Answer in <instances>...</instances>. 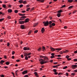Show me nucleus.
I'll list each match as a JSON object with an SVG mask.
<instances>
[{"instance_id": "1", "label": "nucleus", "mask_w": 77, "mask_h": 77, "mask_svg": "<svg viewBox=\"0 0 77 77\" xmlns=\"http://www.w3.org/2000/svg\"><path fill=\"white\" fill-rule=\"evenodd\" d=\"M39 61H40V63L41 64V65H43L44 63H47L48 62L47 61H45V60H44L41 58L39 59Z\"/></svg>"}, {"instance_id": "2", "label": "nucleus", "mask_w": 77, "mask_h": 77, "mask_svg": "<svg viewBox=\"0 0 77 77\" xmlns=\"http://www.w3.org/2000/svg\"><path fill=\"white\" fill-rule=\"evenodd\" d=\"M50 49L52 51H55V50H59L60 51L62 50V49L60 48L54 49L51 47H50Z\"/></svg>"}, {"instance_id": "3", "label": "nucleus", "mask_w": 77, "mask_h": 77, "mask_svg": "<svg viewBox=\"0 0 77 77\" xmlns=\"http://www.w3.org/2000/svg\"><path fill=\"white\" fill-rule=\"evenodd\" d=\"M43 23L44 24V26H48V21H44L43 22Z\"/></svg>"}, {"instance_id": "4", "label": "nucleus", "mask_w": 77, "mask_h": 77, "mask_svg": "<svg viewBox=\"0 0 77 77\" xmlns=\"http://www.w3.org/2000/svg\"><path fill=\"white\" fill-rule=\"evenodd\" d=\"M23 50H24L26 51V50H31V49L29 47H24V48H23Z\"/></svg>"}, {"instance_id": "5", "label": "nucleus", "mask_w": 77, "mask_h": 77, "mask_svg": "<svg viewBox=\"0 0 77 77\" xmlns=\"http://www.w3.org/2000/svg\"><path fill=\"white\" fill-rule=\"evenodd\" d=\"M19 2L20 3H23V4H24V5L26 3V1L23 2V1L21 0H19Z\"/></svg>"}, {"instance_id": "6", "label": "nucleus", "mask_w": 77, "mask_h": 77, "mask_svg": "<svg viewBox=\"0 0 77 77\" xmlns=\"http://www.w3.org/2000/svg\"><path fill=\"white\" fill-rule=\"evenodd\" d=\"M31 54V53H29V54H27L26 53H24V56H29V55H30Z\"/></svg>"}, {"instance_id": "7", "label": "nucleus", "mask_w": 77, "mask_h": 77, "mask_svg": "<svg viewBox=\"0 0 77 77\" xmlns=\"http://www.w3.org/2000/svg\"><path fill=\"white\" fill-rule=\"evenodd\" d=\"M49 24V27L50 28H51V27H53V26H51V23H52V21H49L48 22Z\"/></svg>"}, {"instance_id": "8", "label": "nucleus", "mask_w": 77, "mask_h": 77, "mask_svg": "<svg viewBox=\"0 0 77 77\" xmlns=\"http://www.w3.org/2000/svg\"><path fill=\"white\" fill-rule=\"evenodd\" d=\"M26 18V17L25 16H23L21 17V18H20L21 20H24V18Z\"/></svg>"}, {"instance_id": "9", "label": "nucleus", "mask_w": 77, "mask_h": 77, "mask_svg": "<svg viewBox=\"0 0 77 77\" xmlns=\"http://www.w3.org/2000/svg\"><path fill=\"white\" fill-rule=\"evenodd\" d=\"M72 69H75L76 67H77V65H73L72 66Z\"/></svg>"}, {"instance_id": "10", "label": "nucleus", "mask_w": 77, "mask_h": 77, "mask_svg": "<svg viewBox=\"0 0 77 77\" xmlns=\"http://www.w3.org/2000/svg\"><path fill=\"white\" fill-rule=\"evenodd\" d=\"M27 70H26L25 71H24L22 72V74L24 75L25 74H27Z\"/></svg>"}, {"instance_id": "11", "label": "nucleus", "mask_w": 77, "mask_h": 77, "mask_svg": "<svg viewBox=\"0 0 77 77\" xmlns=\"http://www.w3.org/2000/svg\"><path fill=\"white\" fill-rule=\"evenodd\" d=\"M25 23V21H19V24H24Z\"/></svg>"}, {"instance_id": "12", "label": "nucleus", "mask_w": 77, "mask_h": 77, "mask_svg": "<svg viewBox=\"0 0 77 77\" xmlns=\"http://www.w3.org/2000/svg\"><path fill=\"white\" fill-rule=\"evenodd\" d=\"M25 20V23H27L29 21V19L28 18H26Z\"/></svg>"}, {"instance_id": "13", "label": "nucleus", "mask_w": 77, "mask_h": 77, "mask_svg": "<svg viewBox=\"0 0 77 77\" xmlns=\"http://www.w3.org/2000/svg\"><path fill=\"white\" fill-rule=\"evenodd\" d=\"M8 13H11V12H12V10L11 9H9L8 10Z\"/></svg>"}, {"instance_id": "14", "label": "nucleus", "mask_w": 77, "mask_h": 77, "mask_svg": "<svg viewBox=\"0 0 77 77\" xmlns=\"http://www.w3.org/2000/svg\"><path fill=\"white\" fill-rule=\"evenodd\" d=\"M37 2H40L41 3H44V0H37Z\"/></svg>"}, {"instance_id": "15", "label": "nucleus", "mask_w": 77, "mask_h": 77, "mask_svg": "<svg viewBox=\"0 0 77 77\" xmlns=\"http://www.w3.org/2000/svg\"><path fill=\"white\" fill-rule=\"evenodd\" d=\"M41 31L42 32V33H43L44 32V31H45V29H44V28H42V29Z\"/></svg>"}, {"instance_id": "16", "label": "nucleus", "mask_w": 77, "mask_h": 77, "mask_svg": "<svg viewBox=\"0 0 77 77\" xmlns=\"http://www.w3.org/2000/svg\"><path fill=\"white\" fill-rule=\"evenodd\" d=\"M43 58L44 59V60H45H45L46 59H48V57H46V56H44Z\"/></svg>"}, {"instance_id": "17", "label": "nucleus", "mask_w": 77, "mask_h": 77, "mask_svg": "<svg viewBox=\"0 0 77 77\" xmlns=\"http://www.w3.org/2000/svg\"><path fill=\"white\" fill-rule=\"evenodd\" d=\"M24 25H22L21 26V28L22 29H24Z\"/></svg>"}, {"instance_id": "18", "label": "nucleus", "mask_w": 77, "mask_h": 77, "mask_svg": "<svg viewBox=\"0 0 77 77\" xmlns=\"http://www.w3.org/2000/svg\"><path fill=\"white\" fill-rule=\"evenodd\" d=\"M38 23H34L33 24V26L34 27H36V26H37L38 25Z\"/></svg>"}, {"instance_id": "19", "label": "nucleus", "mask_w": 77, "mask_h": 77, "mask_svg": "<svg viewBox=\"0 0 77 77\" xmlns=\"http://www.w3.org/2000/svg\"><path fill=\"white\" fill-rule=\"evenodd\" d=\"M57 16L58 17H60V15H61V14L60 13H58L57 14Z\"/></svg>"}, {"instance_id": "20", "label": "nucleus", "mask_w": 77, "mask_h": 77, "mask_svg": "<svg viewBox=\"0 0 77 77\" xmlns=\"http://www.w3.org/2000/svg\"><path fill=\"white\" fill-rule=\"evenodd\" d=\"M67 2L69 3H72L73 2V0H68Z\"/></svg>"}, {"instance_id": "21", "label": "nucleus", "mask_w": 77, "mask_h": 77, "mask_svg": "<svg viewBox=\"0 0 77 77\" xmlns=\"http://www.w3.org/2000/svg\"><path fill=\"white\" fill-rule=\"evenodd\" d=\"M68 52H69V51L68 50H65V51H64L63 52V53H68Z\"/></svg>"}, {"instance_id": "22", "label": "nucleus", "mask_w": 77, "mask_h": 77, "mask_svg": "<svg viewBox=\"0 0 77 77\" xmlns=\"http://www.w3.org/2000/svg\"><path fill=\"white\" fill-rule=\"evenodd\" d=\"M52 26H55L56 24L54 23H52L51 24Z\"/></svg>"}, {"instance_id": "23", "label": "nucleus", "mask_w": 77, "mask_h": 77, "mask_svg": "<svg viewBox=\"0 0 77 77\" xmlns=\"http://www.w3.org/2000/svg\"><path fill=\"white\" fill-rule=\"evenodd\" d=\"M62 12V10H60L58 11V13H61Z\"/></svg>"}, {"instance_id": "24", "label": "nucleus", "mask_w": 77, "mask_h": 77, "mask_svg": "<svg viewBox=\"0 0 77 77\" xmlns=\"http://www.w3.org/2000/svg\"><path fill=\"white\" fill-rule=\"evenodd\" d=\"M6 5H2V7L4 8H6Z\"/></svg>"}, {"instance_id": "25", "label": "nucleus", "mask_w": 77, "mask_h": 77, "mask_svg": "<svg viewBox=\"0 0 77 77\" xmlns=\"http://www.w3.org/2000/svg\"><path fill=\"white\" fill-rule=\"evenodd\" d=\"M42 48L43 51H44V50H45V47L43 46Z\"/></svg>"}, {"instance_id": "26", "label": "nucleus", "mask_w": 77, "mask_h": 77, "mask_svg": "<svg viewBox=\"0 0 77 77\" xmlns=\"http://www.w3.org/2000/svg\"><path fill=\"white\" fill-rule=\"evenodd\" d=\"M72 8H73V6H69V8H68V9H71Z\"/></svg>"}, {"instance_id": "27", "label": "nucleus", "mask_w": 77, "mask_h": 77, "mask_svg": "<svg viewBox=\"0 0 77 77\" xmlns=\"http://www.w3.org/2000/svg\"><path fill=\"white\" fill-rule=\"evenodd\" d=\"M25 57V59L26 60H28V57H27V56H24Z\"/></svg>"}, {"instance_id": "28", "label": "nucleus", "mask_w": 77, "mask_h": 77, "mask_svg": "<svg viewBox=\"0 0 77 77\" xmlns=\"http://www.w3.org/2000/svg\"><path fill=\"white\" fill-rule=\"evenodd\" d=\"M6 65H9V62H7L6 63Z\"/></svg>"}, {"instance_id": "29", "label": "nucleus", "mask_w": 77, "mask_h": 77, "mask_svg": "<svg viewBox=\"0 0 77 77\" xmlns=\"http://www.w3.org/2000/svg\"><path fill=\"white\" fill-rule=\"evenodd\" d=\"M67 68H68V67H67V66H65L64 67H63V69H66Z\"/></svg>"}, {"instance_id": "30", "label": "nucleus", "mask_w": 77, "mask_h": 77, "mask_svg": "<svg viewBox=\"0 0 77 77\" xmlns=\"http://www.w3.org/2000/svg\"><path fill=\"white\" fill-rule=\"evenodd\" d=\"M5 62V61L3 60H1V61H0V63H4Z\"/></svg>"}, {"instance_id": "31", "label": "nucleus", "mask_w": 77, "mask_h": 77, "mask_svg": "<svg viewBox=\"0 0 77 77\" xmlns=\"http://www.w3.org/2000/svg\"><path fill=\"white\" fill-rule=\"evenodd\" d=\"M14 12H15V13H18V10H15L14 11Z\"/></svg>"}, {"instance_id": "32", "label": "nucleus", "mask_w": 77, "mask_h": 77, "mask_svg": "<svg viewBox=\"0 0 77 77\" xmlns=\"http://www.w3.org/2000/svg\"><path fill=\"white\" fill-rule=\"evenodd\" d=\"M41 49H42V48H39L38 49V51H41Z\"/></svg>"}, {"instance_id": "33", "label": "nucleus", "mask_w": 77, "mask_h": 77, "mask_svg": "<svg viewBox=\"0 0 77 77\" xmlns=\"http://www.w3.org/2000/svg\"><path fill=\"white\" fill-rule=\"evenodd\" d=\"M38 32V31L37 30H36L34 31V33H37Z\"/></svg>"}, {"instance_id": "34", "label": "nucleus", "mask_w": 77, "mask_h": 77, "mask_svg": "<svg viewBox=\"0 0 77 77\" xmlns=\"http://www.w3.org/2000/svg\"><path fill=\"white\" fill-rule=\"evenodd\" d=\"M1 14H2V15H3L5 14V13H2V12H0V15H1Z\"/></svg>"}, {"instance_id": "35", "label": "nucleus", "mask_w": 77, "mask_h": 77, "mask_svg": "<svg viewBox=\"0 0 77 77\" xmlns=\"http://www.w3.org/2000/svg\"><path fill=\"white\" fill-rule=\"evenodd\" d=\"M65 6H66L65 5H64L62 6V7L61 8H65Z\"/></svg>"}, {"instance_id": "36", "label": "nucleus", "mask_w": 77, "mask_h": 77, "mask_svg": "<svg viewBox=\"0 0 77 77\" xmlns=\"http://www.w3.org/2000/svg\"><path fill=\"white\" fill-rule=\"evenodd\" d=\"M34 74H35V75H38V73H37V72H35L34 73Z\"/></svg>"}, {"instance_id": "37", "label": "nucleus", "mask_w": 77, "mask_h": 77, "mask_svg": "<svg viewBox=\"0 0 77 77\" xmlns=\"http://www.w3.org/2000/svg\"><path fill=\"white\" fill-rule=\"evenodd\" d=\"M31 32L30 31L28 33V35H29L30 34H31Z\"/></svg>"}, {"instance_id": "38", "label": "nucleus", "mask_w": 77, "mask_h": 77, "mask_svg": "<svg viewBox=\"0 0 77 77\" xmlns=\"http://www.w3.org/2000/svg\"><path fill=\"white\" fill-rule=\"evenodd\" d=\"M44 57V56H43L42 55L40 56V58H43Z\"/></svg>"}, {"instance_id": "39", "label": "nucleus", "mask_w": 77, "mask_h": 77, "mask_svg": "<svg viewBox=\"0 0 77 77\" xmlns=\"http://www.w3.org/2000/svg\"><path fill=\"white\" fill-rule=\"evenodd\" d=\"M30 8H28L26 10V11H28L29 10H30Z\"/></svg>"}, {"instance_id": "40", "label": "nucleus", "mask_w": 77, "mask_h": 77, "mask_svg": "<svg viewBox=\"0 0 77 77\" xmlns=\"http://www.w3.org/2000/svg\"><path fill=\"white\" fill-rule=\"evenodd\" d=\"M19 15H20V16H23V14H21L20 13L19 14Z\"/></svg>"}, {"instance_id": "41", "label": "nucleus", "mask_w": 77, "mask_h": 77, "mask_svg": "<svg viewBox=\"0 0 77 77\" xmlns=\"http://www.w3.org/2000/svg\"><path fill=\"white\" fill-rule=\"evenodd\" d=\"M4 20V18L0 19V21H3V20Z\"/></svg>"}, {"instance_id": "42", "label": "nucleus", "mask_w": 77, "mask_h": 77, "mask_svg": "<svg viewBox=\"0 0 77 77\" xmlns=\"http://www.w3.org/2000/svg\"><path fill=\"white\" fill-rule=\"evenodd\" d=\"M74 62H77V59H75L74 60Z\"/></svg>"}, {"instance_id": "43", "label": "nucleus", "mask_w": 77, "mask_h": 77, "mask_svg": "<svg viewBox=\"0 0 77 77\" xmlns=\"http://www.w3.org/2000/svg\"><path fill=\"white\" fill-rule=\"evenodd\" d=\"M76 12H77V11L76 10L74 11L73 12V14H75V13Z\"/></svg>"}, {"instance_id": "44", "label": "nucleus", "mask_w": 77, "mask_h": 77, "mask_svg": "<svg viewBox=\"0 0 77 77\" xmlns=\"http://www.w3.org/2000/svg\"><path fill=\"white\" fill-rule=\"evenodd\" d=\"M53 71H54V72H56V71H57L56 70V69H54L53 70Z\"/></svg>"}, {"instance_id": "45", "label": "nucleus", "mask_w": 77, "mask_h": 77, "mask_svg": "<svg viewBox=\"0 0 77 77\" xmlns=\"http://www.w3.org/2000/svg\"><path fill=\"white\" fill-rule=\"evenodd\" d=\"M8 19H11V17L9 16H8Z\"/></svg>"}, {"instance_id": "46", "label": "nucleus", "mask_w": 77, "mask_h": 77, "mask_svg": "<svg viewBox=\"0 0 77 77\" xmlns=\"http://www.w3.org/2000/svg\"><path fill=\"white\" fill-rule=\"evenodd\" d=\"M69 56L67 55V56H66V58H67V59H68V58H69Z\"/></svg>"}, {"instance_id": "47", "label": "nucleus", "mask_w": 77, "mask_h": 77, "mask_svg": "<svg viewBox=\"0 0 77 77\" xmlns=\"http://www.w3.org/2000/svg\"><path fill=\"white\" fill-rule=\"evenodd\" d=\"M23 6V5H20V8H21V7H22V6Z\"/></svg>"}, {"instance_id": "48", "label": "nucleus", "mask_w": 77, "mask_h": 77, "mask_svg": "<svg viewBox=\"0 0 77 77\" xmlns=\"http://www.w3.org/2000/svg\"><path fill=\"white\" fill-rule=\"evenodd\" d=\"M51 55H52V56H54V55H55V54L53 53H52L51 54Z\"/></svg>"}, {"instance_id": "49", "label": "nucleus", "mask_w": 77, "mask_h": 77, "mask_svg": "<svg viewBox=\"0 0 77 77\" xmlns=\"http://www.w3.org/2000/svg\"><path fill=\"white\" fill-rule=\"evenodd\" d=\"M12 55H14V54L15 53V52H14V51H13L12 52Z\"/></svg>"}, {"instance_id": "50", "label": "nucleus", "mask_w": 77, "mask_h": 77, "mask_svg": "<svg viewBox=\"0 0 77 77\" xmlns=\"http://www.w3.org/2000/svg\"><path fill=\"white\" fill-rule=\"evenodd\" d=\"M66 76H68V75H69V74H68V73H66Z\"/></svg>"}, {"instance_id": "51", "label": "nucleus", "mask_w": 77, "mask_h": 77, "mask_svg": "<svg viewBox=\"0 0 77 77\" xmlns=\"http://www.w3.org/2000/svg\"><path fill=\"white\" fill-rule=\"evenodd\" d=\"M8 7H9V8H11V6H12V5H8Z\"/></svg>"}, {"instance_id": "52", "label": "nucleus", "mask_w": 77, "mask_h": 77, "mask_svg": "<svg viewBox=\"0 0 77 77\" xmlns=\"http://www.w3.org/2000/svg\"><path fill=\"white\" fill-rule=\"evenodd\" d=\"M24 77H29V76H28V75H26L24 76Z\"/></svg>"}, {"instance_id": "53", "label": "nucleus", "mask_w": 77, "mask_h": 77, "mask_svg": "<svg viewBox=\"0 0 77 77\" xmlns=\"http://www.w3.org/2000/svg\"><path fill=\"white\" fill-rule=\"evenodd\" d=\"M54 56H51V59H53V58H54Z\"/></svg>"}, {"instance_id": "54", "label": "nucleus", "mask_w": 77, "mask_h": 77, "mask_svg": "<svg viewBox=\"0 0 77 77\" xmlns=\"http://www.w3.org/2000/svg\"><path fill=\"white\" fill-rule=\"evenodd\" d=\"M71 75H75V73H72L71 74Z\"/></svg>"}, {"instance_id": "55", "label": "nucleus", "mask_w": 77, "mask_h": 77, "mask_svg": "<svg viewBox=\"0 0 77 77\" xmlns=\"http://www.w3.org/2000/svg\"><path fill=\"white\" fill-rule=\"evenodd\" d=\"M22 13H25L26 12V11H22Z\"/></svg>"}, {"instance_id": "56", "label": "nucleus", "mask_w": 77, "mask_h": 77, "mask_svg": "<svg viewBox=\"0 0 77 77\" xmlns=\"http://www.w3.org/2000/svg\"><path fill=\"white\" fill-rule=\"evenodd\" d=\"M61 74H63V73H59L58 74V75H60Z\"/></svg>"}, {"instance_id": "57", "label": "nucleus", "mask_w": 77, "mask_h": 77, "mask_svg": "<svg viewBox=\"0 0 77 77\" xmlns=\"http://www.w3.org/2000/svg\"><path fill=\"white\" fill-rule=\"evenodd\" d=\"M10 45V44H9V43H8L7 45L8 47H9V46Z\"/></svg>"}, {"instance_id": "58", "label": "nucleus", "mask_w": 77, "mask_h": 77, "mask_svg": "<svg viewBox=\"0 0 77 77\" xmlns=\"http://www.w3.org/2000/svg\"><path fill=\"white\" fill-rule=\"evenodd\" d=\"M60 54H63V52H62V51H60Z\"/></svg>"}, {"instance_id": "59", "label": "nucleus", "mask_w": 77, "mask_h": 77, "mask_svg": "<svg viewBox=\"0 0 77 77\" xmlns=\"http://www.w3.org/2000/svg\"><path fill=\"white\" fill-rule=\"evenodd\" d=\"M64 29H66L67 28V26H65L64 27Z\"/></svg>"}, {"instance_id": "60", "label": "nucleus", "mask_w": 77, "mask_h": 77, "mask_svg": "<svg viewBox=\"0 0 77 77\" xmlns=\"http://www.w3.org/2000/svg\"><path fill=\"white\" fill-rule=\"evenodd\" d=\"M5 68V69H6V68H8V67H7L6 66H5L4 67Z\"/></svg>"}, {"instance_id": "61", "label": "nucleus", "mask_w": 77, "mask_h": 77, "mask_svg": "<svg viewBox=\"0 0 77 77\" xmlns=\"http://www.w3.org/2000/svg\"><path fill=\"white\" fill-rule=\"evenodd\" d=\"M0 76H1V77H5L3 75H1Z\"/></svg>"}, {"instance_id": "62", "label": "nucleus", "mask_w": 77, "mask_h": 77, "mask_svg": "<svg viewBox=\"0 0 77 77\" xmlns=\"http://www.w3.org/2000/svg\"><path fill=\"white\" fill-rule=\"evenodd\" d=\"M7 57H6V55H5L4 56V58H5V59H7V58H6Z\"/></svg>"}, {"instance_id": "63", "label": "nucleus", "mask_w": 77, "mask_h": 77, "mask_svg": "<svg viewBox=\"0 0 77 77\" xmlns=\"http://www.w3.org/2000/svg\"><path fill=\"white\" fill-rule=\"evenodd\" d=\"M74 53H77V51H75L74 52Z\"/></svg>"}, {"instance_id": "64", "label": "nucleus", "mask_w": 77, "mask_h": 77, "mask_svg": "<svg viewBox=\"0 0 77 77\" xmlns=\"http://www.w3.org/2000/svg\"><path fill=\"white\" fill-rule=\"evenodd\" d=\"M74 71L75 72H77V69L75 70H74Z\"/></svg>"}]
</instances>
